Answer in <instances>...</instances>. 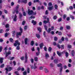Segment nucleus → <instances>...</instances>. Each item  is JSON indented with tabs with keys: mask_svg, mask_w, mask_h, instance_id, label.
Segmentation results:
<instances>
[{
	"mask_svg": "<svg viewBox=\"0 0 75 75\" xmlns=\"http://www.w3.org/2000/svg\"><path fill=\"white\" fill-rule=\"evenodd\" d=\"M18 45L16 49L18 50H20V47L19 45H20V43L17 40L15 41V43L14 44V45L15 47H16Z\"/></svg>",
	"mask_w": 75,
	"mask_h": 75,
	"instance_id": "1",
	"label": "nucleus"
},
{
	"mask_svg": "<svg viewBox=\"0 0 75 75\" xmlns=\"http://www.w3.org/2000/svg\"><path fill=\"white\" fill-rule=\"evenodd\" d=\"M28 14L29 16H31V15H35L36 14V12H33V10L30 11V9H28Z\"/></svg>",
	"mask_w": 75,
	"mask_h": 75,
	"instance_id": "2",
	"label": "nucleus"
},
{
	"mask_svg": "<svg viewBox=\"0 0 75 75\" xmlns=\"http://www.w3.org/2000/svg\"><path fill=\"white\" fill-rule=\"evenodd\" d=\"M20 32L17 33L16 34V36L17 38H18V35H21L22 33H23V29L21 28H20Z\"/></svg>",
	"mask_w": 75,
	"mask_h": 75,
	"instance_id": "3",
	"label": "nucleus"
},
{
	"mask_svg": "<svg viewBox=\"0 0 75 75\" xmlns=\"http://www.w3.org/2000/svg\"><path fill=\"white\" fill-rule=\"evenodd\" d=\"M5 69L6 71V74H8V72L7 71H11V70H12V68L8 66Z\"/></svg>",
	"mask_w": 75,
	"mask_h": 75,
	"instance_id": "4",
	"label": "nucleus"
},
{
	"mask_svg": "<svg viewBox=\"0 0 75 75\" xmlns=\"http://www.w3.org/2000/svg\"><path fill=\"white\" fill-rule=\"evenodd\" d=\"M57 47L59 48V49L61 48V49H64V45H61L60 46L59 45V44H57Z\"/></svg>",
	"mask_w": 75,
	"mask_h": 75,
	"instance_id": "5",
	"label": "nucleus"
},
{
	"mask_svg": "<svg viewBox=\"0 0 75 75\" xmlns=\"http://www.w3.org/2000/svg\"><path fill=\"white\" fill-rule=\"evenodd\" d=\"M36 64V63H34V67H33V66H30L31 68H32V69H37L38 68V67L37 66H36L35 65Z\"/></svg>",
	"mask_w": 75,
	"mask_h": 75,
	"instance_id": "6",
	"label": "nucleus"
},
{
	"mask_svg": "<svg viewBox=\"0 0 75 75\" xmlns=\"http://www.w3.org/2000/svg\"><path fill=\"white\" fill-rule=\"evenodd\" d=\"M54 29V26H52L51 28H49L48 31H47V33H50L51 30H53Z\"/></svg>",
	"mask_w": 75,
	"mask_h": 75,
	"instance_id": "7",
	"label": "nucleus"
},
{
	"mask_svg": "<svg viewBox=\"0 0 75 75\" xmlns=\"http://www.w3.org/2000/svg\"><path fill=\"white\" fill-rule=\"evenodd\" d=\"M17 15L15 14L13 18V21H17Z\"/></svg>",
	"mask_w": 75,
	"mask_h": 75,
	"instance_id": "8",
	"label": "nucleus"
},
{
	"mask_svg": "<svg viewBox=\"0 0 75 75\" xmlns=\"http://www.w3.org/2000/svg\"><path fill=\"white\" fill-rule=\"evenodd\" d=\"M10 54H11V52L10 51H8V52L6 53L5 56L6 57H7V56H8V55H10Z\"/></svg>",
	"mask_w": 75,
	"mask_h": 75,
	"instance_id": "9",
	"label": "nucleus"
},
{
	"mask_svg": "<svg viewBox=\"0 0 75 75\" xmlns=\"http://www.w3.org/2000/svg\"><path fill=\"white\" fill-rule=\"evenodd\" d=\"M32 23L34 25H35L37 24V21H34V20H32L31 21Z\"/></svg>",
	"mask_w": 75,
	"mask_h": 75,
	"instance_id": "10",
	"label": "nucleus"
},
{
	"mask_svg": "<svg viewBox=\"0 0 75 75\" xmlns=\"http://www.w3.org/2000/svg\"><path fill=\"white\" fill-rule=\"evenodd\" d=\"M57 53L59 57L61 56V55H62V53L59 52L58 51H57Z\"/></svg>",
	"mask_w": 75,
	"mask_h": 75,
	"instance_id": "11",
	"label": "nucleus"
},
{
	"mask_svg": "<svg viewBox=\"0 0 75 75\" xmlns=\"http://www.w3.org/2000/svg\"><path fill=\"white\" fill-rule=\"evenodd\" d=\"M43 46H44V44H43V43H42L39 45V46L41 49H42Z\"/></svg>",
	"mask_w": 75,
	"mask_h": 75,
	"instance_id": "12",
	"label": "nucleus"
},
{
	"mask_svg": "<svg viewBox=\"0 0 75 75\" xmlns=\"http://www.w3.org/2000/svg\"><path fill=\"white\" fill-rule=\"evenodd\" d=\"M45 57L46 58H49L50 56H49V54L47 53H45Z\"/></svg>",
	"mask_w": 75,
	"mask_h": 75,
	"instance_id": "13",
	"label": "nucleus"
},
{
	"mask_svg": "<svg viewBox=\"0 0 75 75\" xmlns=\"http://www.w3.org/2000/svg\"><path fill=\"white\" fill-rule=\"evenodd\" d=\"M54 8V6H52V7H49L48 8H47L48 10H51L52 9H53Z\"/></svg>",
	"mask_w": 75,
	"mask_h": 75,
	"instance_id": "14",
	"label": "nucleus"
},
{
	"mask_svg": "<svg viewBox=\"0 0 75 75\" xmlns=\"http://www.w3.org/2000/svg\"><path fill=\"white\" fill-rule=\"evenodd\" d=\"M61 41H60L59 42V43H62V41H64V37H62L61 38Z\"/></svg>",
	"mask_w": 75,
	"mask_h": 75,
	"instance_id": "15",
	"label": "nucleus"
},
{
	"mask_svg": "<svg viewBox=\"0 0 75 75\" xmlns=\"http://www.w3.org/2000/svg\"><path fill=\"white\" fill-rule=\"evenodd\" d=\"M24 40L25 44H27V41L28 40V39H27V38H25Z\"/></svg>",
	"mask_w": 75,
	"mask_h": 75,
	"instance_id": "16",
	"label": "nucleus"
},
{
	"mask_svg": "<svg viewBox=\"0 0 75 75\" xmlns=\"http://www.w3.org/2000/svg\"><path fill=\"white\" fill-rule=\"evenodd\" d=\"M12 36L13 37H14V35H15V34H16V32L15 31H13L12 32Z\"/></svg>",
	"mask_w": 75,
	"mask_h": 75,
	"instance_id": "17",
	"label": "nucleus"
},
{
	"mask_svg": "<svg viewBox=\"0 0 75 75\" xmlns=\"http://www.w3.org/2000/svg\"><path fill=\"white\" fill-rule=\"evenodd\" d=\"M22 3H27V0H22Z\"/></svg>",
	"mask_w": 75,
	"mask_h": 75,
	"instance_id": "18",
	"label": "nucleus"
},
{
	"mask_svg": "<svg viewBox=\"0 0 75 75\" xmlns=\"http://www.w3.org/2000/svg\"><path fill=\"white\" fill-rule=\"evenodd\" d=\"M34 41L32 40V41L30 42V45H32L33 46L34 45Z\"/></svg>",
	"mask_w": 75,
	"mask_h": 75,
	"instance_id": "19",
	"label": "nucleus"
},
{
	"mask_svg": "<svg viewBox=\"0 0 75 75\" xmlns=\"http://www.w3.org/2000/svg\"><path fill=\"white\" fill-rule=\"evenodd\" d=\"M58 33H59L58 34L59 35H62V33L60 32H58V31H57L56 33V34H57Z\"/></svg>",
	"mask_w": 75,
	"mask_h": 75,
	"instance_id": "20",
	"label": "nucleus"
},
{
	"mask_svg": "<svg viewBox=\"0 0 75 75\" xmlns=\"http://www.w3.org/2000/svg\"><path fill=\"white\" fill-rule=\"evenodd\" d=\"M3 59H4L3 58L1 57L0 58V62L1 63H3Z\"/></svg>",
	"mask_w": 75,
	"mask_h": 75,
	"instance_id": "21",
	"label": "nucleus"
},
{
	"mask_svg": "<svg viewBox=\"0 0 75 75\" xmlns=\"http://www.w3.org/2000/svg\"><path fill=\"white\" fill-rule=\"evenodd\" d=\"M35 18V16H30V18H29V20H31V19H34Z\"/></svg>",
	"mask_w": 75,
	"mask_h": 75,
	"instance_id": "22",
	"label": "nucleus"
},
{
	"mask_svg": "<svg viewBox=\"0 0 75 75\" xmlns=\"http://www.w3.org/2000/svg\"><path fill=\"white\" fill-rule=\"evenodd\" d=\"M45 71L46 73H47L49 71L48 69L46 68H45Z\"/></svg>",
	"mask_w": 75,
	"mask_h": 75,
	"instance_id": "23",
	"label": "nucleus"
},
{
	"mask_svg": "<svg viewBox=\"0 0 75 75\" xmlns=\"http://www.w3.org/2000/svg\"><path fill=\"white\" fill-rule=\"evenodd\" d=\"M38 30L39 32H41V28L40 27L38 28Z\"/></svg>",
	"mask_w": 75,
	"mask_h": 75,
	"instance_id": "24",
	"label": "nucleus"
},
{
	"mask_svg": "<svg viewBox=\"0 0 75 75\" xmlns=\"http://www.w3.org/2000/svg\"><path fill=\"white\" fill-rule=\"evenodd\" d=\"M36 37H37L38 38H40V35L38 34H36Z\"/></svg>",
	"mask_w": 75,
	"mask_h": 75,
	"instance_id": "25",
	"label": "nucleus"
},
{
	"mask_svg": "<svg viewBox=\"0 0 75 75\" xmlns=\"http://www.w3.org/2000/svg\"><path fill=\"white\" fill-rule=\"evenodd\" d=\"M34 59L35 61H38V58L37 57H34Z\"/></svg>",
	"mask_w": 75,
	"mask_h": 75,
	"instance_id": "26",
	"label": "nucleus"
},
{
	"mask_svg": "<svg viewBox=\"0 0 75 75\" xmlns=\"http://www.w3.org/2000/svg\"><path fill=\"white\" fill-rule=\"evenodd\" d=\"M54 41H57L58 40V38L57 37H54Z\"/></svg>",
	"mask_w": 75,
	"mask_h": 75,
	"instance_id": "27",
	"label": "nucleus"
},
{
	"mask_svg": "<svg viewBox=\"0 0 75 75\" xmlns=\"http://www.w3.org/2000/svg\"><path fill=\"white\" fill-rule=\"evenodd\" d=\"M10 41L11 42H14V41L13 40V39L12 38H10Z\"/></svg>",
	"mask_w": 75,
	"mask_h": 75,
	"instance_id": "28",
	"label": "nucleus"
},
{
	"mask_svg": "<svg viewBox=\"0 0 75 75\" xmlns=\"http://www.w3.org/2000/svg\"><path fill=\"white\" fill-rule=\"evenodd\" d=\"M61 66H62V64L61 63H59L57 65V67H61Z\"/></svg>",
	"mask_w": 75,
	"mask_h": 75,
	"instance_id": "29",
	"label": "nucleus"
},
{
	"mask_svg": "<svg viewBox=\"0 0 75 75\" xmlns=\"http://www.w3.org/2000/svg\"><path fill=\"white\" fill-rule=\"evenodd\" d=\"M70 18H71L72 20H74V19L75 18H74V16H72V15H70Z\"/></svg>",
	"mask_w": 75,
	"mask_h": 75,
	"instance_id": "30",
	"label": "nucleus"
},
{
	"mask_svg": "<svg viewBox=\"0 0 75 75\" xmlns=\"http://www.w3.org/2000/svg\"><path fill=\"white\" fill-rule=\"evenodd\" d=\"M18 9H16L15 11L16 13V14H18L19 12L18 11Z\"/></svg>",
	"mask_w": 75,
	"mask_h": 75,
	"instance_id": "31",
	"label": "nucleus"
},
{
	"mask_svg": "<svg viewBox=\"0 0 75 75\" xmlns=\"http://www.w3.org/2000/svg\"><path fill=\"white\" fill-rule=\"evenodd\" d=\"M25 58L26 60H27L28 59V57H27V54H25Z\"/></svg>",
	"mask_w": 75,
	"mask_h": 75,
	"instance_id": "32",
	"label": "nucleus"
},
{
	"mask_svg": "<svg viewBox=\"0 0 75 75\" xmlns=\"http://www.w3.org/2000/svg\"><path fill=\"white\" fill-rule=\"evenodd\" d=\"M45 30L47 31H47H48V30H47V26L46 25H45Z\"/></svg>",
	"mask_w": 75,
	"mask_h": 75,
	"instance_id": "33",
	"label": "nucleus"
},
{
	"mask_svg": "<svg viewBox=\"0 0 75 75\" xmlns=\"http://www.w3.org/2000/svg\"><path fill=\"white\" fill-rule=\"evenodd\" d=\"M4 67V64H2L0 66V67L1 68H3Z\"/></svg>",
	"mask_w": 75,
	"mask_h": 75,
	"instance_id": "34",
	"label": "nucleus"
},
{
	"mask_svg": "<svg viewBox=\"0 0 75 75\" xmlns=\"http://www.w3.org/2000/svg\"><path fill=\"white\" fill-rule=\"evenodd\" d=\"M67 47L69 48H71V45H67Z\"/></svg>",
	"mask_w": 75,
	"mask_h": 75,
	"instance_id": "35",
	"label": "nucleus"
},
{
	"mask_svg": "<svg viewBox=\"0 0 75 75\" xmlns=\"http://www.w3.org/2000/svg\"><path fill=\"white\" fill-rule=\"evenodd\" d=\"M71 54L72 56H74V50L72 51Z\"/></svg>",
	"mask_w": 75,
	"mask_h": 75,
	"instance_id": "36",
	"label": "nucleus"
},
{
	"mask_svg": "<svg viewBox=\"0 0 75 75\" xmlns=\"http://www.w3.org/2000/svg\"><path fill=\"white\" fill-rule=\"evenodd\" d=\"M66 28L67 30H69V29H70V26H69L67 25Z\"/></svg>",
	"mask_w": 75,
	"mask_h": 75,
	"instance_id": "37",
	"label": "nucleus"
},
{
	"mask_svg": "<svg viewBox=\"0 0 75 75\" xmlns=\"http://www.w3.org/2000/svg\"><path fill=\"white\" fill-rule=\"evenodd\" d=\"M45 34H46V32H45V31H44L43 32V35L45 37H46Z\"/></svg>",
	"mask_w": 75,
	"mask_h": 75,
	"instance_id": "38",
	"label": "nucleus"
},
{
	"mask_svg": "<svg viewBox=\"0 0 75 75\" xmlns=\"http://www.w3.org/2000/svg\"><path fill=\"white\" fill-rule=\"evenodd\" d=\"M51 50H52V48H51V47H50L49 48V51L50 52H51Z\"/></svg>",
	"mask_w": 75,
	"mask_h": 75,
	"instance_id": "39",
	"label": "nucleus"
},
{
	"mask_svg": "<svg viewBox=\"0 0 75 75\" xmlns=\"http://www.w3.org/2000/svg\"><path fill=\"white\" fill-rule=\"evenodd\" d=\"M54 7L55 9H57L58 8V6L57 5H54Z\"/></svg>",
	"mask_w": 75,
	"mask_h": 75,
	"instance_id": "40",
	"label": "nucleus"
},
{
	"mask_svg": "<svg viewBox=\"0 0 75 75\" xmlns=\"http://www.w3.org/2000/svg\"><path fill=\"white\" fill-rule=\"evenodd\" d=\"M50 67H54V64L52 63H51L50 64Z\"/></svg>",
	"mask_w": 75,
	"mask_h": 75,
	"instance_id": "41",
	"label": "nucleus"
},
{
	"mask_svg": "<svg viewBox=\"0 0 75 75\" xmlns=\"http://www.w3.org/2000/svg\"><path fill=\"white\" fill-rule=\"evenodd\" d=\"M27 71L28 73V74H29V73H30V68H28Z\"/></svg>",
	"mask_w": 75,
	"mask_h": 75,
	"instance_id": "42",
	"label": "nucleus"
},
{
	"mask_svg": "<svg viewBox=\"0 0 75 75\" xmlns=\"http://www.w3.org/2000/svg\"><path fill=\"white\" fill-rule=\"evenodd\" d=\"M15 74H16L17 75H21L20 74H18V71H16L15 72Z\"/></svg>",
	"mask_w": 75,
	"mask_h": 75,
	"instance_id": "43",
	"label": "nucleus"
},
{
	"mask_svg": "<svg viewBox=\"0 0 75 75\" xmlns=\"http://www.w3.org/2000/svg\"><path fill=\"white\" fill-rule=\"evenodd\" d=\"M54 62L55 63H57L58 62V59H55L54 60Z\"/></svg>",
	"mask_w": 75,
	"mask_h": 75,
	"instance_id": "44",
	"label": "nucleus"
},
{
	"mask_svg": "<svg viewBox=\"0 0 75 75\" xmlns=\"http://www.w3.org/2000/svg\"><path fill=\"white\" fill-rule=\"evenodd\" d=\"M19 18H21V17H22V14H21V13H19Z\"/></svg>",
	"mask_w": 75,
	"mask_h": 75,
	"instance_id": "45",
	"label": "nucleus"
},
{
	"mask_svg": "<svg viewBox=\"0 0 75 75\" xmlns=\"http://www.w3.org/2000/svg\"><path fill=\"white\" fill-rule=\"evenodd\" d=\"M66 20H67V21H69L70 20V18L69 17H67L66 18Z\"/></svg>",
	"mask_w": 75,
	"mask_h": 75,
	"instance_id": "46",
	"label": "nucleus"
},
{
	"mask_svg": "<svg viewBox=\"0 0 75 75\" xmlns=\"http://www.w3.org/2000/svg\"><path fill=\"white\" fill-rule=\"evenodd\" d=\"M57 16H54L53 17V19H54V20H56V19H57Z\"/></svg>",
	"mask_w": 75,
	"mask_h": 75,
	"instance_id": "47",
	"label": "nucleus"
},
{
	"mask_svg": "<svg viewBox=\"0 0 75 75\" xmlns=\"http://www.w3.org/2000/svg\"><path fill=\"white\" fill-rule=\"evenodd\" d=\"M31 61L32 63H34V59H33V58H31Z\"/></svg>",
	"mask_w": 75,
	"mask_h": 75,
	"instance_id": "48",
	"label": "nucleus"
},
{
	"mask_svg": "<svg viewBox=\"0 0 75 75\" xmlns=\"http://www.w3.org/2000/svg\"><path fill=\"white\" fill-rule=\"evenodd\" d=\"M43 23L44 24H46V23H48V22L46 21H43Z\"/></svg>",
	"mask_w": 75,
	"mask_h": 75,
	"instance_id": "49",
	"label": "nucleus"
},
{
	"mask_svg": "<svg viewBox=\"0 0 75 75\" xmlns=\"http://www.w3.org/2000/svg\"><path fill=\"white\" fill-rule=\"evenodd\" d=\"M23 75H26L27 74V72L25 71L23 72Z\"/></svg>",
	"mask_w": 75,
	"mask_h": 75,
	"instance_id": "50",
	"label": "nucleus"
},
{
	"mask_svg": "<svg viewBox=\"0 0 75 75\" xmlns=\"http://www.w3.org/2000/svg\"><path fill=\"white\" fill-rule=\"evenodd\" d=\"M27 25L25 26L24 28V30H27Z\"/></svg>",
	"mask_w": 75,
	"mask_h": 75,
	"instance_id": "51",
	"label": "nucleus"
},
{
	"mask_svg": "<svg viewBox=\"0 0 75 75\" xmlns=\"http://www.w3.org/2000/svg\"><path fill=\"white\" fill-rule=\"evenodd\" d=\"M19 7V5H18L16 7V10H18V8Z\"/></svg>",
	"mask_w": 75,
	"mask_h": 75,
	"instance_id": "52",
	"label": "nucleus"
},
{
	"mask_svg": "<svg viewBox=\"0 0 75 75\" xmlns=\"http://www.w3.org/2000/svg\"><path fill=\"white\" fill-rule=\"evenodd\" d=\"M52 3H51V2H50L49 3L48 6H52Z\"/></svg>",
	"mask_w": 75,
	"mask_h": 75,
	"instance_id": "53",
	"label": "nucleus"
},
{
	"mask_svg": "<svg viewBox=\"0 0 75 75\" xmlns=\"http://www.w3.org/2000/svg\"><path fill=\"white\" fill-rule=\"evenodd\" d=\"M6 28H8L9 27V25L8 24H7L6 26Z\"/></svg>",
	"mask_w": 75,
	"mask_h": 75,
	"instance_id": "54",
	"label": "nucleus"
},
{
	"mask_svg": "<svg viewBox=\"0 0 75 75\" xmlns=\"http://www.w3.org/2000/svg\"><path fill=\"white\" fill-rule=\"evenodd\" d=\"M11 6H13L14 5V2H12L11 3Z\"/></svg>",
	"mask_w": 75,
	"mask_h": 75,
	"instance_id": "55",
	"label": "nucleus"
},
{
	"mask_svg": "<svg viewBox=\"0 0 75 75\" xmlns=\"http://www.w3.org/2000/svg\"><path fill=\"white\" fill-rule=\"evenodd\" d=\"M42 22H40L39 23V25H42Z\"/></svg>",
	"mask_w": 75,
	"mask_h": 75,
	"instance_id": "56",
	"label": "nucleus"
},
{
	"mask_svg": "<svg viewBox=\"0 0 75 75\" xmlns=\"http://www.w3.org/2000/svg\"><path fill=\"white\" fill-rule=\"evenodd\" d=\"M34 3H36V2H39V0H35L34 1Z\"/></svg>",
	"mask_w": 75,
	"mask_h": 75,
	"instance_id": "57",
	"label": "nucleus"
},
{
	"mask_svg": "<svg viewBox=\"0 0 75 75\" xmlns=\"http://www.w3.org/2000/svg\"><path fill=\"white\" fill-rule=\"evenodd\" d=\"M63 67L64 69H67V66L66 65H64Z\"/></svg>",
	"mask_w": 75,
	"mask_h": 75,
	"instance_id": "58",
	"label": "nucleus"
},
{
	"mask_svg": "<svg viewBox=\"0 0 75 75\" xmlns=\"http://www.w3.org/2000/svg\"><path fill=\"white\" fill-rule=\"evenodd\" d=\"M66 17H67V15H64L63 16V18L64 19H65V18H66Z\"/></svg>",
	"mask_w": 75,
	"mask_h": 75,
	"instance_id": "59",
	"label": "nucleus"
},
{
	"mask_svg": "<svg viewBox=\"0 0 75 75\" xmlns=\"http://www.w3.org/2000/svg\"><path fill=\"white\" fill-rule=\"evenodd\" d=\"M65 54H66V57H67L68 56V53L67 52L65 53Z\"/></svg>",
	"mask_w": 75,
	"mask_h": 75,
	"instance_id": "60",
	"label": "nucleus"
},
{
	"mask_svg": "<svg viewBox=\"0 0 75 75\" xmlns=\"http://www.w3.org/2000/svg\"><path fill=\"white\" fill-rule=\"evenodd\" d=\"M25 23V21H23L22 22V25H24Z\"/></svg>",
	"mask_w": 75,
	"mask_h": 75,
	"instance_id": "61",
	"label": "nucleus"
},
{
	"mask_svg": "<svg viewBox=\"0 0 75 75\" xmlns=\"http://www.w3.org/2000/svg\"><path fill=\"white\" fill-rule=\"evenodd\" d=\"M2 47L1 46L0 47V52H1V51H2Z\"/></svg>",
	"mask_w": 75,
	"mask_h": 75,
	"instance_id": "62",
	"label": "nucleus"
},
{
	"mask_svg": "<svg viewBox=\"0 0 75 75\" xmlns=\"http://www.w3.org/2000/svg\"><path fill=\"white\" fill-rule=\"evenodd\" d=\"M39 54H40V52H38L36 53V55H37V56L39 55Z\"/></svg>",
	"mask_w": 75,
	"mask_h": 75,
	"instance_id": "63",
	"label": "nucleus"
},
{
	"mask_svg": "<svg viewBox=\"0 0 75 75\" xmlns=\"http://www.w3.org/2000/svg\"><path fill=\"white\" fill-rule=\"evenodd\" d=\"M48 14V10H46V12H45V14Z\"/></svg>",
	"mask_w": 75,
	"mask_h": 75,
	"instance_id": "64",
	"label": "nucleus"
}]
</instances>
